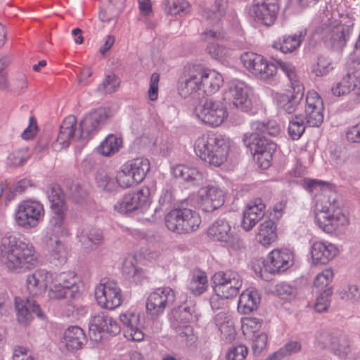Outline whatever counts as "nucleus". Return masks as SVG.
<instances>
[{
    "label": "nucleus",
    "mask_w": 360,
    "mask_h": 360,
    "mask_svg": "<svg viewBox=\"0 0 360 360\" xmlns=\"http://www.w3.org/2000/svg\"><path fill=\"white\" fill-rule=\"evenodd\" d=\"M127 172H130L134 179L139 184L146 177L150 170V162L148 159L138 158L127 161L123 165Z\"/></svg>",
    "instance_id": "nucleus-33"
},
{
    "label": "nucleus",
    "mask_w": 360,
    "mask_h": 360,
    "mask_svg": "<svg viewBox=\"0 0 360 360\" xmlns=\"http://www.w3.org/2000/svg\"><path fill=\"white\" fill-rule=\"evenodd\" d=\"M194 150L202 160L210 165L219 167L226 160L229 146L222 135L212 133L198 137Z\"/></svg>",
    "instance_id": "nucleus-3"
},
{
    "label": "nucleus",
    "mask_w": 360,
    "mask_h": 360,
    "mask_svg": "<svg viewBox=\"0 0 360 360\" xmlns=\"http://www.w3.org/2000/svg\"><path fill=\"white\" fill-rule=\"evenodd\" d=\"M333 69L329 60L323 56L318 58L316 65L314 68L313 72L316 76H323L326 75Z\"/></svg>",
    "instance_id": "nucleus-61"
},
{
    "label": "nucleus",
    "mask_w": 360,
    "mask_h": 360,
    "mask_svg": "<svg viewBox=\"0 0 360 360\" xmlns=\"http://www.w3.org/2000/svg\"><path fill=\"white\" fill-rule=\"evenodd\" d=\"M15 309L18 321L22 325H28L33 319V314L43 319L44 314L39 305L32 298L22 299L19 297L15 298Z\"/></svg>",
    "instance_id": "nucleus-21"
},
{
    "label": "nucleus",
    "mask_w": 360,
    "mask_h": 360,
    "mask_svg": "<svg viewBox=\"0 0 360 360\" xmlns=\"http://www.w3.org/2000/svg\"><path fill=\"white\" fill-rule=\"evenodd\" d=\"M231 233L229 223L225 219H218L209 227L208 236L214 240L223 243Z\"/></svg>",
    "instance_id": "nucleus-37"
},
{
    "label": "nucleus",
    "mask_w": 360,
    "mask_h": 360,
    "mask_svg": "<svg viewBox=\"0 0 360 360\" xmlns=\"http://www.w3.org/2000/svg\"><path fill=\"white\" fill-rule=\"evenodd\" d=\"M89 330L90 338L97 342L101 340L102 333L116 335L120 333L121 328L115 320L105 312L102 311L92 317L89 323Z\"/></svg>",
    "instance_id": "nucleus-14"
},
{
    "label": "nucleus",
    "mask_w": 360,
    "mask_h": 360,
    "mask_svg": "<svg viewBox=\"0 0 360 360\" xmlns=\"http://www.w3.org/2000/svg\"><path fill=\"white\" fill-rule=\"evenodd\" d=\"M323 105L317 93L309 94L306 98L304 120L308 127H318L323 121Z\"/></svg>",
    "instance_id": "nucleus-23"
},
{
    "label": "nucleus",
    "mask_w": 360,
    "mask_h": 360,
    "mask_svg": "<svg viewBox=\"0 0 360 360\" xmlns=\"http://www.w3.org/2000/svg\"><path fill=\"white\" fill-rule=\"evenodd\" d=\"M251 11L260 23L271 26L280 11L279 0H254Z\"/></svg>",
    "instance_id": "nucleus-17"
},
{
    "label": "nucleus",
    "mask_w": 360,
    "mask_h": 360,
    "mask_svg": "<svg viewBox=\"0 0 360 360\" xmlns=\"http://www.w3.org/2000/svg\"><path fill=\"white\" fill-rule=\"evenodd\" d=\"M302 346L298 341H289L279 351L275 352L276 356L280 360L283 356L291 355L301 350Z\"/></svg>",
    "instance_id": "nucleus-58"
},
{
    "label": "nucleus",
    "mask_w": 360,
    "mask_h": 360,
    "mask_svg": "<svg viewBox=\"0 0 360 360\" xmlns=\"http://www.w3.org/2000/svg\"><path fill=\"white\" fill-rule=\"evenodd\" d=\"M77 278L72 272H62L51 278L49 296L50 299L60 300L72 297L78 291Z\"/></svg>",
    "instance_id": "nucleus-12"
},
{
    "label": "nucleus",
    "mask_w": 360,
    "mask_h": 360,
    "mask_svg": "<svg viewBox=\"0 0 360 360\" xmlns=\"http://www.w3.org/2000/svg\"><path fill=\"white\" fill-rule=\"evenodd\" d=\"M248 353L246 346L239 345L231 347L226 353L227 360H244Z\"/></svg>",
    "instance_id": "nucleus-59"
},
{
    "label": "nucleus",
    "mask_w": 360,
    "mask_h": 360,
    "mask_svg": "<svg viewBox=\"0 0 360 360\" xmlns=\"http://www.w3.org/2000/svg\"><path fill=\"white\" fill-rule=\"evenodd\" d=\"M162 6L168 15H183L189 10V4L186 0H164Z\"/></svg>",
    "instance_id": "nucleus-45"
},
{
    "label": "nucleus",
    "mask_w": 360,
    "mask_h": 360,
    "mask_svg": "<svg viewBox=\"0 0 360 360\" xmlns=\"http://www.w3.org/2000/svg\"><path fill=\"white\" fill-rule=\"evenodd\" d=\"M277 71L276 65L271 62L265 60L262 68L261 73H258L257 77L263 80H266L274 77Z\"/></svg>",
    "instance_id": "nucleus-63"
},
{
    "label": "nucleus",
    "mask_w": 360,
    "mask_h": 360,
    "mask_svg": "<svg viewBox=\"0 0 360 360\" xmlns=\"http://www.w3.org/2000/svg\"><path fill=\"white\" fill-rule=\"evenodd\" d=\"M302 186L308 192L314 195L321 191L330 190V185L327 182L311 179H304Z\"/></svg>",
    "instance_id": "nucleus-52"
},
{
    "label": "nucleus",
    "mask_w": 360,
    "mask_h": 360,
    "mask_svg": "<svg viewBox=\"0 0 360 360\" xmlns=\"http://www.w3.org/2000/svg\"><path fill=\"white\" fill-rule=\"evenodd\" d=\"M199 204L206 212H212L223 205L225 193L215 185L202 187L199 191Z\"/></svg>",
    "instance_id": "nucleus-20"
},
{
    "label": "nucleus",
    "mask_w": 360,
    "mask_h": 360,
    "mask_svg": "<svg viewBox=\"0 0 360 360\" xmlns=\"http://www.w3.org/2000/svg\"><path fill=\"white\" fill-rule=\"evenodd\" d=\"M110 112L106 108H98L89 112L80 122L77 139H86L97 132L110 117Z\"/></svg>",
    "instance_id": "nucleus-15"
},
{
    "label": "nucleus",
    "mask_w": 360,
    "mask_h": 360,
    "mask_svg": "<svg viewBox=\"0 0 360 360\" xmlns=\"http://www.w3.org/2000/svg\"><path fill=\"white\" fill-rule=\"evenodd\" d=\"M224 245L235 251L242 250L245 248L243 240L238 235L232 232L229 236V238L223 242Z\"/></svg>",
    "instance_id": "nucleus-62"
},
{
    "label": "nucleus",
    "mask_w": 360,
    "mask_h": 360,
    "mask_svg": "<svg viewBox=\"0 0 360 360\" xmlns=\"http://www.w3.org/2000/svg\"><path fill=\"white\" fill-rule=\"evenodd\" d=\"M98 186L107 192H112L116 189V184L113 178L103 169L98 171L96 176Z\"/></svg>",
    "instance_id": "nucleus-50"
},
{
    "label": "nucleus",
    "mask_w": 360,
    "mask_h": 360,
    "mask_svg": "<svg viewBox=\"0 0 360 360\" xmlns=\"http://www.w3.org/2000/svg\"><path fill=\"white\" fill-rule=\"evenodd\" d=\"M226 96L231 100L233 106L241 112H248L252 107L250 89L243 82H231L229 85Z\"/></svg>",
    "instance_id": "nucleus-19"
},
{
    "label": "nucleus",
    "mask_w": 360,
    "mask_h": 360,
    "mask_svg": "<svg viewBox=\"0 0 360 360\" xmlns=\"http://www.w3.org/2000/svg\"><path fill=\"white\" fill-rule=\"evenodd\" d=\"M276 226L272 220H266L259 225L257 240L266 247L275 241L276 238Z\"/></svg>",
    "instance_id": "nucleus-38"
},
{
    "label": "nucleus",
    "mask_w": 360,
    "mask_h": 360,
    "mask_svg": "<svg viewBox=\"0 0 360 360\" xmlns=\"http://www.w3.org/2000/svg\"><path fill=\"white\" fill-rule=\"evenodd\" d=\"M308 125L304 120V116L302 114L296 115L290 120L288 127L289 136L293 140L299 139L305 131Z\"/></svg>",
    "instance_id": "nucleus-49"
},
{
    "label": "nucleus",
    "mask_w": 360,
    "mask_h": 360,
    "mask_svg": "<svg viewBox=\"0 0 360 360\" xmlns=\"http://www.w3.org/2000/svg\"><path fill=\"white\" fill-rule=\"evenodd\" d=\"M336 200L333 203L329 201V205H323L321 209L317 206L315 219L319 226L326 233H332L341 226L347 224V217L335 205Z\"/></svg>",
    "instance_id": "nucleus-9"
},
{
    "label": "nucleus",
    "mask_w": 360,
    "mask_h": 360,
    "mask_svg": "<svg viewBox=\"0 0 360 360\" xmlns=\"http://www.w3.org/2000/svg\"><path fill=\"white\" fill-rule=\"evenodd\" d=\"M267 340V335L264 332L253 334L252 349L254 355L259 356L261 354L266 346Z\"/></svg>",
    "instance_id": "nucleus-56"
},
{
    "label": "nucleus",
    "mask_w": 360,
    "mask_h": 360,
    "mask_svg": "<svg viewBox=\"0 0 360 360\" xmlns=\"http://www.w3.org/2000/svg\"><path fill=\"white\" fill-rule=\"evenodd\" d=\"M331 349L339 356H346L350 351L349 340L347 335L340 331H334Z\"/></svg>",
    "instance_id": "nucleus-43"
},
{
    "label": "nucleus",
    "mask_w": 360,
    "mask_h": 360,
    "mask_svg": "<svg viewBox=\"0 0 360 360\" xmlns=\"http://www.w3.org/2000/svg\"><path fill=\"white\" fill-rule=\"evenodd\" d=\"M46 194L52 212L47 233L50 236H66L68 234V230L65 224L67 207L64 194L58 184H51L48 188Z\"/></svg>",
    "instance_id": "nucleus-5"
},
{
    "label": "nucleus",
    "mask_w": 360,
    "mask_h": 360,
    "mask_svg": "<svg viewBox=\"0 0 360 360\" xmlns=\"http://www.w3.org/2000/svg\"><path fill=\"white\" fill-rule=\"evenodd\" d=\"M136 260L134 257H128L123 262L122 274L125 277L133 282H139L143 277L142 269L136 266Z\"/></svg>",
    "instance_id": "nucleus-46"
},
{
    "label": "nucleus",
    "mask_w": 360,
    "mask_h": 360,
    "mask_svg": "<svg viewBox=\"0 0 360 360\" xmlns=\"http://www.w3.org/2000/svg\"><path fill=\"white\" fill-rule=\"evenodd\" d=\"M198 117L212 127L219 126L227 116L224 104L212 98H206L204 103L196 109Z\"/></svg>",
    "instance_id": "nucleus-13"
},
{
    "label": "nucleus",
    "mask_w": 360,
    "mask_h": 360,
    "mask_svg": "<svg viewBox=\"0 0 360 360\" xmlns=\"http://www.w3.org/2000/svg\"><path fill=\"white\" fill-rule=\"evenodd\" d=\"M240 59L244 66L255 76L261 73L263 63L266 60L262 56L253 52L243 53Z\"/></svg>",
    "instance_id": "nucleus-39"
},
{
    "label": "nucleus",
    "mask_w": 360,
    "mask_h": 360,
    "mask_svg": "<svg viewBox=\"0 0 360 360\" xmlns=\"http://www.w3.org/2000/svg\"><path fill=\"white\" fill-rule=\"evenodd\" d=\"M86 340V335L79 326H70L64 333V342L68 350L82 348Z\"/></svg>",
    "instance_id": "nucleus-34"
},
{
    "label": "nucleus",
    "mask_w": 360,
    "mask_h": 360,
    "mask_svg": "<svg viewBox=\"0 0 360 360\" xmlns=\"http://www.w3.org/2000/svg\"><path fill=\"white\" fill-rule=\"evenodd\" d=\"M175 300V294L169 287L158 288L151 292L146 301V309L151 316H158L171 307Z\"/></svg>",
    "instance_id": "nucleus-16"
},
{
    "label": "nucleus",
    "mask_w": 360,
    "mask_h": 360,
    "mask_svg": "<svg viewBox=\"0 0 360 360\" xmlns=\"http://www.w3.org/2000/svg\"><path fill=\"white\" fill-rule=\"evenodd\" d=\"M120 12L108 5L105 8H102L99 12V19L103 22L110 23L112 22L115 23L116 19Z\"/></svg>",
    "instance_id": "nucleus-60"
},
{
    "label": "nucleus",
    "mask_w": 360,
    "mask_h": 360,
    "mask_svg": "<svg viewBox=\"0 0 360 360\" xmlns=\"http://www.w3.org/2000/svg\"><path fill=\"white\" fill-rule=\"evenodd\" d=\"M149 201V189L142 188L124 195L122 199L115 205V210L120 213L130 212L147 205Z\"/></svg>",
    "instance_id": "nucleus-22"
},
{
    "label": "nucleus",
    "mask_w": 360,
    "mask_h": 360,
    "mask_svg": "<svg viewBox=\"0 0 360 360\" xmlns=\"http://www.w3.org/2000/svg\"><path fill=\"white\" fill-rule=\"evenodd\" d=\"M1 252L6 267L11 271L28 269L37 262L32 245L18 240L15 237L2 239Z\"/></svg>",
    "instance_id": "nucleus-2"
},
{
    "label": "nucleus",
    "mask_w": 360,
    "mask_h": 360,
    "mask_svg": "<svg viewBox=\"0 0 360 360\" xmlns=\"http://www.w3.org/2000/svg\"><path fill=\"white\" fill-rule=\"evenodd\" d=\"M47 246L50 255L53 260L57 261L59 264L65 262L66 249L58 237L49 236V240L47 241Z\"/></svg>",
    "instance_id": "nucleus-42"
},
{
    "label": "nucleus",
    "mask_w": 360,
    "mask_h": 360,
    "mask_svg": "<svg viewBox=\"0 0 360 360\" xmlns=\"http://www.w3.org/2000/svg\"><path fill=\"white\" fill-rule=\"evenodd\" d=\"M276 291L278 296L286 300H291L297 295V288L284 282L276 285Z\"/></svg>",
    "instance_id": "nucleus-57"
},
{
    "label": "nucleus",
    "mask_w": 360,
    "mask_h": 360,
    "mask_svg": "<svg viewBox=\"0 0 360 360\" xmlns=\"http://www.w3.org/2000/svg\"><path fill=\"white\" fill-rule=\"evenodd\" d=\"M208 287L207 276L204 272L195 273L188 284V289L194 295H200Z\"/></svg>",
    "instance_id": "nucleus-48"
},
{
    "label": "nucleus",
    "mask_w": 360,
    "mask_h": 360,
    "mask_svg": "<svg viewBox=\"0 0 360 360\" xmlns=\"http://www.w3.org/2000/svg\"><path fill=\"white\" fill-rule=\"evenodd\" d=\"M354 25V19L348 15L342 17L339 21L328 18L318 27L317 32L333 49L341 51L349 40Z\"/></svg>",
    "instance_id": "nucleus-4"
},
{
    "label": "nucleus",
    "mask_w": 360,
    "mask_h": 360,
    "mask_svg": "<svg viewBox=\"0 0 360 360\" xmlns=\"http://www.w3.org/2000/svg\"><path fill=\"white\" fill-rule=\"evenodd\" d=\"M95 298L101 307L110 310L120 307L123 301L122 290L114 281L98 285L95 288Z\"/></svg>",
    "instance_id": "nucleus-10"
},
{
    "label": "nucleus",
    "mask_w": 360,
    "mask_h": 360,
    "mask_svg": "<svg viewBox=\"0 0 360 360\" xmlns=\"http://www.w3.org/2000/svg\"><path fill=\"white\" fill-rule=\"evenodd\" d=\"M103 240L102 231L96 228L84 229L79 236V241L86 248L100 245Z\"/></svg>",
    "instance_id": "nucleus-41"
},
{
    "label": "nucleus",
    "mask_w": 360,
    "mask_h": 360,
    "mask_svg": "<svg viewBox=\"0 0 360 360\" xmlns=\"http://www.w3.org/2000/svg\"><path fill=\"white\" fill-rule=\"evenodd\" d=\"M199 214L188 208H176L169 212L165 217L166 227L179 234L195 231L200 226Z\"/></svg>",
    "instance_id": "nucleus-7"
},
{
    "label": "nucleus",
    "mask_w": 360,
    "mask_h": 360,
    "mask_svg": "<svg viewBox=\"0 0 360 360\" xmlns=\"http://www.w3.org/2000/svg\"><path fill=\"white\" fill-rule=\"evenodd\" d=\"M252 132L243 139L245 144L250 148L263 169L268 168L272 160L273 155L276 149V144L266 138L265 135L276 136L279 134V126L273 121L267 123L256 121L251 124Z\"/></svg>",
    "instance_id": "nucleus-1"
},
{
    "label": "nucleus",
    "mask_w": 360,
    "mask_h": 360,
    "mask_svg": "<svg viewBox=\"0 0 360 360\" xmlns=\"http://www.w3.org/2000/svg\"><path fill=\"white\" fill-rule=\"evenodd\" d=\"M305 34V31H300L293 35L283 36L281 40L274 43V47L284 53H292L300 46Z\"/></svg>",
    "instance_id": "nucleus-36"
},
{
    "label": "nucleus",
    "mask_w": 360,
    "mask_h": 360,
    "mask_svg": "<svg viewBox=\"0 0 360 360\" xmlns=\"http://www.w3.org/2000/svg\"><path fill=\"white\" fill-rule=\"evenodd\" d=\"M228 7V0H214L212 8L204 10L202 15L214 23L224 16Z\"/></svg>",
    "instance_id": "nucleus-44"
},
{
    "label": "nucleus",
    "mask_w": 360,
    "mask_h": 360,
    "mask_svg": "<svg viewBox=\"0 0 360 360\" xmlns=\"http://www.w3.org/2000/svg\"><path fill=\"white\" fill-rule=\"evenodd\" d=\"M332 293L333 288H328L320 292L314 304V310L316 311L321 313L328 310L330 306Z\"/></svg>",
    "instance_id": "nucleus-54"
},
{
    "label": "nucleus",
    "mask_w": 360,
    "mask_h": 360,
    "mask_svg": "<svg viewBox=\"0 0 360 360\" xmlns=\"http://www.w3.org/2000/svg\"><path fill=\"white\" fill-rule=\"evenodd\" d=\"M264 270L270 274L283 272L293 265V254L290 250H274L263 262Z\"/></svg>",
    "instance_id": "nucleus-18"
},
{
    "label": "nucleus",
    "mask_w": 360,
    "mask_h": 360,
    "mask_svg": "<svg viewBox=\"0 0 360 360\" xmlns=\"http://www.w3.org/2000/svg\"><path fill=\"white\" fill-rule=\"evenodd\" d=\"M217 326L223 338L228 342L235 339L236 332L233 320L226 312H219L214 317Z\"/></svg>",
    "instance_id": "nucleus-35"
},
{
    "label": "nucleus",
    "mask_w": 360,
    "mask_h": 360,
    "mask_svg": "<svg viewBox=\"0 0 360 360\" xmlns=\"http://www.w3.org/2000/svg\"><path fill=\"white\" fill-rule=\"evenodd\" d=\"M44 214V207L40 202L34 200H25L18 206L15 221L19 226L25 229H30L36 226Z\"/></svg>",
    "instance_id": "nucleus-11"
},
{
    "label": "nucleus",
    "mask_w": 360,
    "mask_h": 360,
    "mask_svg": "<svg viewBox=\"0 0 360 360\" xmlns=\"http://www.w3.org/2000/svg\"><path fill=\"white\" fill-rule=\"evenodd\" d=\"M120 319L123 325L127 328L124 332L126 338L134 341H141L143 339V333L137 326L138 316L127 312L120 314Z\"/></svg>",
    "instance_id": "nucleus-31"
},
{
    "label": "nucleus",
    "mask_w": 360,
    "mask_h": 360,
    "mask_svg": "<svg viewBox=\"0 0 360 360\" xmlns=\"http://www.w3.org/2000/svg\"><path fill=\"white\" fill-rule=\"evenodd\" d=\"M212 283L214 293L230 299L238 294L243 280L237 271L229 269L216 272L212 277Z\"/></svg>",
    "instance_id": "nucleus-8"
},
{
    "label": "nucleus",
    "mask_w": 360,
    "mask_h": 360,
    "mask_svg": "<svg viewBox=\"0 0 360 360\" xmlns=\"http://www.w3.org/2000/svg\"><path fill=\"white\" fill-rule=\"evenodd\" d=\"M200 65H193L188 71L184 81L179 86V91L181 96L187 97L193 94L202 91L201 81L200 77Z\"/></svg>",
    "instance_id": "nucleus-27"
},
{
    "label": "nucleus",
    "mask_w": 360,
    "mask_h": 360,
    "mask_svg": "<svg viewBox=\"0 0 360 360\" xmlns=\"http://www.w3.org/2000/svg\"><path fill=\"white\" fill-rule=\"evenodd\" d=\"M340 295L346 300L357 301L360 298V288L356 285H349L346 290L340 292Z\"/></svg>",
    "instance_id": "nucleus-64"
},
{
    "label": "nucleus",
    "mask_w": 360,
    "mask_h": 360,
    "mask_svg": "<svg viewBox=\"0 0 360 360\" xmlns=\"http://www.w3.org/2000/svg\"><path fill=\"white\" fill-rule=\"evenodd\" d=\"M29 158V153L27 148H22L13 151L8 156V165L10 167H19L23 165V164Z\"/></svg>",
    "instance_id": "nucleus-53"
},
{
    "label": "nucleus",
    "mask_w": 360,
    "mask_h": 360,
    "mask_svg": "<svg viewBox=\"0 0 360 360\" xmlns=\"http://www.w3.org/2000/svg\"><path fill=\"white\" fill-rule=\"evenodd\" d=\"M172 316L177 321L186 323L196 319L195 305L191 302H186L172 310Z\"/></svg>",
    "instance_id": "nucleus-40"
},
{
    "label": "nucleus",
    "mask_w": 360,
    "mask_h": 360,
    "mask_svg": "<svg viewBox=\"0 0 360 360\" xmlns=\"http://www.w3.org/2000/svg\"><path fill=\"white\" fill-rule=\"evenodd\" d=\"M199 72L202 91L206 94H212L216 92L223 83L221 75L214 70H206L201 65Z\"/></svg>",
    "instance_id": "nucleus-28"
},
{
    "label": "nucleus",
    "mask_w": 360,
    "mask_h": 360,
    "mask_svg": "<svg viewBox=\"0 0 360 360\" xmlns=\"http://www.w3.org/2000/svg\"><path fill=\"white\" fill-rule=\"evenodd\" d=\"M338 254L337 247L328 242H314L311 249V259L314 264H326Z\"/></svg>",
    "instance_id": "nucleus-25"
},
{
    "label": "nucleus",
    "mask_w": 360,
    "mask_h": 360,
    "mask_svg": "<svg viewBox=\"0 0 360 360\" xmlns=\"http://www.w3.org/2000/svg\"><path fill=\"white\" fill-rule=\"evenodd\" d=\"M260 303V295L255 288H248L240 295L238 309L242 314H249L258 308Z\"/></svg>",
    "instance_id": "nucleus-29"
},
{
    "label": "nucleus",
    "mask_w": 360,
    "mask_h": 360,
    "mask_svg": "<svg viewBox=\"0 0 360 360\" xmlns=\"http://www.w3.org/2000/svg\"><path fill=\"white\" fill-rule=\"evenodd\" d=\"M116 181L120 187L124 188H127L139 184L123 165L117 174Z\"/></svg>",
    "instance_id": "nucleus-55"
},
{
    "label": "nucleus",
    "mask_w": 360,
    "mask_h": 360,
    "mask_svg": "<svg viewBox=\"0 0 360 360\" xmlns=\"http://www.w3.org/2000/svg\"><path fill=\"white\" fill-rule=\"evenodd\" d=\"M333 278V272L331 269H327L319 274L314 280V285L319 292H323L328 288H332L330 283Z\"/></svg>",
    "instance_id": "nucleus-51"
},
{
    "label": "nucleus",
    "mask_w": 360,
    "mask_h": 360,
    "mask_svg": "<svg viewBox=\"0 0 360 360\" xmlns=\"http://www.w3.org/2000/svg\"><path fill=\"white\" fill-rule=\"evenodd\" d=\"M172 173L175 177L193 186H201L204 181L202 174L195 167L179 165L173 167Z\"/></svg>",
    "instance_id": "nucleus-30"
},
{
    "label": "nucleus",
    "mask_w": 360,
    "mask_h": 360,
    "mask_svg": "<svg viewBox=\"0 0 360 360\" xmlns=\"http://www.w3.org/2000/svg\"><path fill=\"white\" fill-rule=\"evenodd\" d=\"M281 70L286 75L292 86V91L286 93H276L275 101L278 108L283 112L291 114L298 108L303 96L304 87L297 83L295 67L288 63L278 61Z\"/></svg>",
    "instance_id": "nucleus-6"
},
{
    "label": "nucleus",
    "mask_w": 360,
    "mask_h": 360,
    "mask_svg": "<svg viewBox=\"0 0 360 360\" xmlns=\"http://www.w3.org/2000/svg\"><path fill=\"white\" fill-rule=\"evenodd\" d=\"M52 275L45 269H39L29 274L26 279V288L32 296L41 295L51 285Z\"/></svg>",
    "instance_id": "nucleus-24"
},
{
    "label": "nucleus",
    "mask_w": 360,
    "mask_h": 360,
    "mask_svg": "<svg viewBox=\"0 0 360 360\" xmlns=\"http://www.w3.org/2000/svg\"><path fill=\"white\" fill-rule=\"evenodd\" d=\"M77 119L73 115L68 116L62 122L56 143H58L61 147L67 148L69 146V141L71 139L76 138L75 131L76 130Z\"/></svg>",
    "instance_id": "nucleus-32"
},
{
    "label": "nucleus",
    "mask_w": 360,
    "mask_h": 360,
    "mask_svg": "<svg viewBox=\"0 0 360 360\" xmlns=\"http://www.w3.org/2000/svg\"><path fill=\"white\" fill-rule=\"evenodd\" d=\"M352 91L360 95V71L347 73L331 89L333 94L337 96L347 94Z\"/></svg>",
    "instance_id": "nucleus-26"
},
{
    "label": "nucleus",
    "mask_w": 360,
    "mask_h": 360,
    "mask_svg": "<svg viewBox=\"0 0 360 360\" xmlns=\"http://www.w3.org/2000/svg\"><path fill=\"white\" fill-rule=\"evenodd\" d=\"M122 141L120 138L109 134L98 147V151L103 155L110 156L117 153L121 147Z\"/></svg>",
    "instance_id": "nucleus-47"
}]
</instances>
